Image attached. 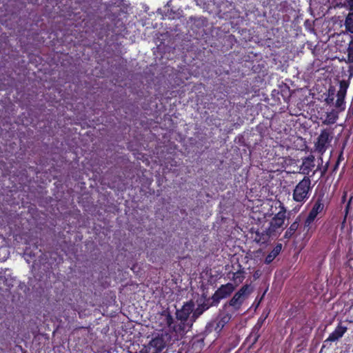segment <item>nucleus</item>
Masks as SVG:
<instances>
[{
    "label": "nucleus",
    "mask_w": 353,
    "mask_h": 353,
    "mask_svg": "<svg viewBox=\"0 0 353 353\" xmlns=\"http://www.w3.org/2000/svg\"><path fill=\"white\" fill-rule=\"evenodd\" d=\"M235 289V286L232 283H227L221 285L215 292L214 296L219 299H222L228 296Z\"/></svg>",
    "instance_id": "obj_10"
},
{
    "label": "nucleus",
    "mask_w": 353,
    "mask_h": 353,
    "mask_svg": "<svg viewBox=\"0 0 353 353\" xmlns=\"http://www.w3.org/2000/svg\"><path fill=\"white\" fill-rule=\"evenodd\" d=\"M271 235L272 234L269 232L268 230H267V231H263L262 232H256L253 238L254 240L258 243L263 244L269 240V238Z\"/></svg>",
    "instance_id": "obj_13"
},
{
    "label": "nucleus",
    "mask_w": 353,
    "mask_h": 353,
    "mask_svg": "<svg viewBox=\"0 0 353 353\" xmlns=\"http://www.w3.org/2000/svg\"><path fill=\"white\" fill-rule=\"evenodd\" d=\"M338 119V111L332 110L327 113L326 118L323 121V123L329 125L334 123Z\"/></svg>",
    "instance_id": "obj_16"
},
{
    "label": "nucleus",
    "mask_w": 353,
    "mask_h": 353,
    "mask_svg": "<svg viewBox=\"0 0 353 353\" xmlns=\"http://www.w3.org/2000/svg\"><path fill=\"white\" fill-rule=\"evenodd\" d=\"M334 89H329L328 90V97L326 98L325 102L327 104H331L333 103L334 101Z\"/></svg>",
    "instance_id": "obj_19"
},
{
    "label": "nucleus",
    "mask_w": 353,
    "mask_h": 353,
    "mask_svg": "<svg viewBox=\"0 0 353 353\" xmlns=\"http://www.w3.org/2000/svg\"><path fill=\"white\" fill-rule=\"evenodd\" d=\"M351 200H352V197L350 199L349 202H348V203L347 204V206H346V211H347H347H348V210H349V208H350V203Z\"/></svg>",
    "instance_id": "obj_23"
},
{
    "label": "nucleus",
    "mask_w": 353,
    "mask_h": 353,
    "mask_svg": "<svg viewBox=\"0 0 353 353\" xmlns=\"http://www.w3.org/2000/svg\"><path fill=\"white\" fill-rule=\"evenodd\" d=\"M330 140L329 133L326 130H323L315 143L316 150L321 154H323L327 148Z\"/></svg>",
    "instance_id": "obj_7"
},
{
    "label": "nucleus",
    "mask_w": 353,
    "mask_h": 353,
    "mask_svg": "<svg viewBox=\"0 0 353 353\" xmlns=\"http://www.w3.org/2000/svg\"><path fill=\"white\" fill-rule=\"evenodd\" d=\"M263 320H261V322H260V320L259 321V322H258V323H257V325L259 326V327H261V323H263Z\"/></svg>",
    "instance_id": "obj_25"
},
{
    "label": "nucleus",
    "mask_w": 353,
    "mask_h": 353,
    "mask_svg": "<svg viewBox=\"0 0 353 353\" xmlns=\"http://www.w3.org/2000/svg\"><path fill=\"white\" fill-rule=\"evenodd\" d=\"M347 331V327L341 325H339L336 329L330 334L325 342H334L341 338Z\"/></svg>",
    "instance_id": "obj_12"
},
{
    "label": "nucleus",
    "mask_w": 353,
    "mask_h": 353,
    "mask_svg": "<svg viewBox=\"0 0 353 353\" xmlns=\"http://www.w3.org/2000/svg\"><path fill=\"white\" fill-rule=\"evenodd\" d=\"M299 223L297 220H296L294 222H293L290 228L287 230V231L285 233L284 237L286 239H290L294 232L297 230L299 228Z\"/></svg>",
    "instance_id": "obj_17"
},
{
    "label": "nucleus",
    "mask_w": 353,
    "mask_h": 353,
    "mask_svg": "<svg viewBox=\"0 0 353 353\" xmlns=\"http://www.w3.org/2000/svg\"><path fill=\"white\" fill-rule=\"evenodd\" d=\"M311 181L305 176L296 186L293 191V199L294 201L303 204L309 198L311 190Z\"/></svg>",
    "instance_id": "obj_1"
},
{
    "label": "nucleus",
    "mask_w": 353,
    "mask_h": 353,
    "mask_svg": "<svg viewBox=\"0 0 353 353\" xmlns=\"http://www.w3.org/2000/svg\"><path fill=\"white\" fill-rule=\"evenodd\" d=\"M347 3L350 7V10L353 11V0H347Z\"/></svg>",
    "instance_id": "obj_22"
},
{
    "label": "nucleus",
    "mask_w": 353,
    "mask_h": 353,
    "mask_svg": "<svg viewBox=\"0 0 353 353\" xmlns=\"http://www.w3.org/2000/svg\"><path fill=\"white\" fill-rule=\"evenodd\" d=\"M348 87L349 83L347 81L343 80L340 81L339 90L336 94L337 99L334 104L336 108L338 109V112L343 111L345 109V97Z\"/></svg>",
    "instance_id": "obj_4"
},
{
    "label": "nucleus",
    "mask_w": 353,
    "mask_h": 353,
    "mask_svg": "<svg viewBox=\"0 0 353 353\" xmlns=\"http://www.w3.org/2000/svg\"><path fill=\"white\" fill-rule=\"evenodd\" d=\"M346 195H347V193L344 192V194H343V198H342L343 201H345Z\"/></svg>",
    "instance_id": "obj_24"
},
{
    "label": "nucleus",
    "mask_w": 353,
    "mask_h": 353,
    "mask_svg": "<svg viewBox=\"0 0 353 353\" xmlns=\"http://www.w3.org/2000/svg\"><path fill=\"white\" fill-rule=\"evenodd\" d=\"M230 319V316L229 314H221L218 319L215 329L216 330H221L224 327V325L227 323H228Z\"/></svg>",
    "instance_id": "obj_15"
},
{
    "label": "nucleus",
    "mask_w": 353,
    "mask_h": 353,
    "mask_svg": "<svg viewBox=\"0 0 353 353\" xmlns=\"http://www.w3.org/2000/svg\"><path fill=\"white\" fill-rule=\"evenodd\" d=\"M347 52V58H343L341 59V61H344L346 63H347L348 77L349 78H351L353 76V39L349 43Z\"/></svg>",
    "instance_id": "obj_8"
},
{
    "label": "nucleus",
    "mask_w": 353,
    "mask_h": 353,
    "mask_svg": "<svg viewBox=\"0 0 353 353\" xmlns=\"http://www.w3.org/2000/svg\"><path fill=\"white\" fill-rule=\"evenodd\" d=\"M252 289L250 285H243L237 292L235 293L232 299L230 301V305L235 310H238L241 306L243 301L248 297Z\"/></svg>",
    "instance_id": "obj_3"
},
{
    "label": "nucleus",
    "mask_w": 353,
    "mask_h": 353,
    "mask_svg": "<svg viewBox=\"0 0 353 353\" xmlns=\"http://www.w3.org/2000/svg\"><path fill=\"white\" fill-rule=\"evenodd\" d=\"M233 279L235 281H238L239 283L242 282L243 280V276L241 272H237L234 273V276H233Z\"/></svg>",
    "instance_id": "obj_20"
},
{
    "label": "nucleus",
    "mask_w": 353,
    "mask_h": 353,
    "mask_svg": "<svg viewBox=\"0 0 353 353\" xmlns=\"http://www.w3.org/2000/svg\"><path fill=\"white\" fill-rule=\"evenodd\" d=\"M323 208L324 205L320 199L315 201L304 223V229H307V232L311 228V224L313 223L318 214L323 210Z\"/></svg>",
    "instance_id": "obj_5"
},
{
    "label": "nucleus",
    "mask_w": 353,
    "mask_h": 353,
    "mask_svg": "<svg viewBox=\"0 0 353 353\" xmlns=\"http://www.w3.org/2000/svg\"><path fill=\"white\" fill-rule=\"evenodd\" d=\"M166 343L163 336H157L141 350V353H161L165 347Z\"/></svg>",
    "instance_id": "obj_2"
},
{
    "label": "nucleus",
    "mask_w": 353,
    "mask_h": 353,
    "mask_svg": "<svg viewBox=\"0 0 353 353\" xmlns=\"http://www.w3.org/2000/svg\"><path fill=\"white\" fill-rule=\"evenodd\" d=\"M203 312V310L201 309V308H197L194 312H193V315H192V318L194 319V321H195V319L196 318H198Z\"/></svg>",
    "instance_id": "obj_21"
},
{
    "label": "nucleus",
    "mask_w": 353,
    "mask_h": 353,
    "mask_svg": "<svg viewBox=\"0 0 353 353\" xmlns=\"http://www.w3.org/2000/svg\"><path fill=\"white\" fill-rule=\"evenodd\" d=\"M194 305L190 301L183 305L180 310L176 312V317L181 321H186L190 314L193 312Z\"/></svg>",
    "instance_id": "obj_9"
},
{
    "label": "nucleus",
    "mask_w": 353,
    "mask_h": 353,
    "mask_svg": "<svg viewBox=\"0 0 353 353\" xmlns=\"http://www.w3.org/2000/svg\"><path fill=\"white\" fill-rule=\"evenodd\" d=\"M314 157L310 155L303 160L302 165H301L300 170L303 174L307 175L314 168Z\"/></svg>",
    "instance_id": "obj_11"
},
{
    "label": "nucleus",
    "mask_w": 353,
    "mask_h": 353,
    "mask_svg": "<svg viewBox=\"0 0 353 353\" xmlns=\"http://www.w3.org/2000/svg\"><path fill=\"white\" fill-rule=\"evenodd\" d=\"M282 249L281 244H277L274 249L270 252V254L266 256L265 262L267 264L270 263L280 253Z\"/></svg>",
    "instance_id": "obj_14"
},
{
    "label": "nucleus",
    "mask_w": 353,
    "mask_h": 353,
    "mask_svg": "<svg viewBox=\"0 0 353 353\" xmlns=\"http://www.w3.org/2000/svg\"><path fill=\"white\" fill-rule=\"evenodd\" d=\"M285 219V210L282 208L275 216L272 218L270 221V226L268 228L269 232L274 234L275 232L280 229L284 224Z\"/></svg>",
    "instance_id": "obj_6"
},
{
    "label": "nucleus",
    "mask_w": 353,
    "mask_h": 353,
    "mask_svg": "<svg viewBox=\"0 0 353 353\" xmlns=\"http://www.w3.org/2000/svg\"><path fill=\"white\" fill-rule=\"evenodd\" d=\"M345 27L347 31L353 33V12H350L345 20Z\"/></svg>",
    "instance_id": "obj_18"
}]
</instances>
